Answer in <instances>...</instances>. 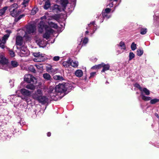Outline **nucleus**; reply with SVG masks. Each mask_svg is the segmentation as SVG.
Instances as JSON below:
<instances>
[{
	"label": "nucleus",
	"instance_id": "1",
	"mask_svg": "<svg viewBox=\"0 0 159 159\" xmlns=\"http://www.w3.org/2000/svg\"><path fill=\"white\" fill-rule=\"evenodd\" d=\"M52 16H49L48 14H46L43 16L41 17V20L38 25L39 31L42 33L44 30H45L46 32L44 34L43 37L47 39L50 37V35L54 32L53 30L50 27L56 29L58 26L57 24L49 20H52Z\"/></svg>",
	"mask_w": 159,
	"mask_h": 159
},
{
	"label": "nucleus",
	"instance_id": "2",
	"mask_svg": "<svg viewBox=\"0 0 159 159\" xmlns=\"http://www.w3.org/2000/svg\"><path fill=\"white\" fill-rule=\"evenodd\" d=\"M69 84L63 83L59 84L56 85L54 89L50 87L49 93L51 97H55L58 95L59 93L60 94L67 91L68 89H70L68 88Z\"/></svg>",
	"mask_w": 159,
	"mask_h": 159
},
{
	"label": "nucleus",
	"instance_id": "3",
	"mask_svg": "<svg viewBox=\"0 0 159 159\" xmlns=\"http://www.w3.org/2000/svg\"><path fill=\"white\" fill-rule=\"evenodd\" d=\"M11 65L10 66H9L7 60L3 56H0V68L4 70H8L11 68L17 67L19 64L17 61H12L11 62Z\"/></svg>",
	"mask_w": 159,
	"mask_h": 159
},
{
	"label": "nucleus",
	"instance_id": "4",
	"mask_svg": "<svg viewBox=\"0 0 159 159\" xmlns=\"http://www.w3.org/2000/svg\"><path fill=\"white\" fill-rule=\"evenodd\" d=\"M31 96L32 98L39 102L45 103L47 101L46 97L43 96V93L40 89H38L34 93H32Z\"/></svg>",
	"mask_w": 159,
	"mask_h": 159
},
{
	"label": "nucleus",
	"instance_id": "5",
	"mask_svg": "<svg viewBox=\"0 0 159 159\" xmlns=\"http://www.w3.org/2000/svg\"><path fill=\"white\" fill-rule=\"evenodd\" d=\"M36 28L33 25L30 24L27 25L25 31V34L23 38L26 41L30 40L31 35L35 34Z\"/></svg>",
	"mask_w": 159,
	"mask_h": 159
},
{
	"label": "nucleus",
	"instance_id": "6",
	"mask_svg": "<svg viewBox=\"0 0 159 159\" xmlns=\"http://www.w3.org/2000/svg\"><path fill=\"white\" fill-rule=\"evenodd\" d=\"M111 11V9L109 8H107L104 10L102 11V16L100 15L98 16V18L100 20V22H102L103 21V18H106L107 19L109 18L111 16L110 13Z\"/></svg>",
	"mask_w": 159,
	"mask_h": 159
},
{
	"label": "nucleus",
	"instance_id": "7",
	"mask_svg": "<svg viewBox=\"0 0 159 159\" xmlns=\"http://www.w3.org/2000/svg\"><path fill=\"white\" fill-rule=\"evenodd\" d=\"M5 32L7 34L3 36L2 40L0 39V47L3 49L5 48V44L6 41L8 39L10 34L11 33V31L10 30H6Z\"/></svg>",
	"mask_w": 159,
	"mask_h": 159
},
{
	"label": "nucleus",
	"instance_id": "8",
	"mask_svg": "<svg viewBox=\"0 0 159 159\" xmlns=\"http://www.w3.org/2000/svg\"><path fill=\"white\" fill-rule=\"evenodd\" d=\"M17 52L18 54L20 57H25L29 55L30 54V52L25 46H23L19 48H18Z\"/></svg>",
	"mask_w": 159,
	"mask_h": 159
},
{
	"label": "nucleus",
	"instance_id": "9",
	"mask_svg": "<svg viewBox=\"0 0 159 159\" xmlns=\"http://www.w3.org/2000/svg\"><path fill=\"white\" fill-rule=\"evenodd\" d=\"M24 80L28 83H33L35 84L37 83V80L34 76L30 74H26L25 75Z\"/></svg>",
	"mask_w": 159,
	"mask_h": 159
},
{
	"label": "nucleus",
	"instance_id": "10",
	"mask_svg": "<svg viewBox=\"0 0 159 159\" xmlns=\"http://www.w3.org/2000/svg\"><path fill=\"white\" fill-rule=\"evenodd\" d=\"M17 4H13L11 5L10 7H9V10L10 11L13 8H14L12 9V11H11L10 13L11 15L13 17H16L18 15V12H17Z\"/></svg>",
	"mask_w": 159,
	"mask_h": 159
},
{
	"label": "nucleus",
	"instance_id": "11",
	"mask_svg": "<svg viewBox=\"0 0 159 159\" xmlns=\"http://www.w3.org/2000/svg\"><path fill=\"white\" fill-rule=\"evenodd\" d=\"M33 55L34 57H38L39 58L40 60H38V61H35L37 62L44 61L46 60V57H45L44 54L41 53L39 52H34L33 53Z\"/></svg>",
	"mask_w": 159,
	"mask_h": 159
},
{
	"label": "nucleus",
	"instance_id": "12",
	"mask_svg": "<svg viewBox=\"0 0 159 159\" xmlns=\"http://www.w3.org/2000/svg\"><path fill=\"white\" fill-rule=\"evenodd\" d=\"M143 100L145 101H150V103L151 104H154L159 102V99L155 98L152 99L151 97L149 96L143 97Z\"/></svg>",
	"mask_w": 159,
	"mask_h": 159
},
{
	"label": "nucleus",
	"instance_id": "13",
	"mask_svg": "<svg viewBox=\"0 0 159 159\" xmlns=\"http://www.w3.org/2000/svg\"><path fill=\"white\" fill-rule=\"evenodd\" d=\"M23 43V40L22 37L19 35H17L16 38V44L17 46V48L21 46Z\"/></svg>",
	"mask_w": 159,
	"mask_h": 159
},
{
	"label": "nucleus",
	"instance_id": "14",
	"mask_svg": "<svg viewBox=\"0 0 159 159\" xmlns=\"http://www.w3.org/2000/svg\"><path fill=\"white\" fill-rule=\"evenodd\" d=\"M141 91V96L142 99H143V97L146 96L144 95V94L146 95H149L150 94V91L147 88H143Z\"/></svg>",
	"mask_w": 159,
	"mask_h": 159
},
{
	"label": "nucleus",
	"instance_id": "15",
	"mask_svg": "<svg viewBox=\"0 0 159 159\" xmlns=\"http://www.w3.org/2000/svg\"><path fill=\"white\" fill-rule=\"evenodd\" d=\"M20 92L25 97L29 96L31 94V92L25 89H21Z\"/></svg>",
	"mask_w": 159,
	"mask_h": 159
},
{
	"label": "nucleus",
	"instance_id": "16",
	"mask_svg": "<svg viewBox=\"0 0 159 159\" xmlns=\"http://www.w3.org/2000/svg\"><path fill=\"white\" fill-rule=\"evenodd\" d=\"M68 66L69 64L70 66L74 67H76L78 65V62L77 61L75 60H72L71 59H69L67 61Z\"/></svg>",
	"mask_w": 159,
	"mask_h": 159
},
{
	"label": "nucleus",
	"instance_id": "17",
	"mask_svg": "<svg viewBox=\"0 0 159 159\" xmlns=\"http://www.w3.org/2000/svg\"><path fill=\"white\" fill-rule=\"evenodd\" d=\"M101 68L103 67V69L101 71V72H104L105 71L109 69L110 66L108 64H105L103 63L101 64Z\"/></svg>",
	"mask_w": 159,
	"mask_h": 159
},
{
	"label": "nucleus",
	"instance_id": "18",
	"mask_svg": "<svg viewBox=\"0 0 159 159\" xmlns=\"http://www.w3.org/2000/svg\"><path fill=\"white\" fill-rule=\"evenodd\" d=\"M64 10V8L61 9L60 6L57 5H54L53 8V10L54 12H58Z\"/></svg>",
	"mask_w": 159,
	"mask_h": 159
},
{
	"label": "nucleus",
	"instance_id": "19",
	"mask_svg": "<svg viewBox=\"0 0 159 159\" xmlns=\"http://www.w3.org/2000/svg\"><path fill=\"white\" fill-rule=\"evenodd\" d=\"M55 1L57 2H60L64 8L65 7L68 3L67 0H55Z\"/></svg>",
	"mask_w": 159,
	"mask_h": 159
},
{
	"label": "nucleus",
	"instance_id": "20",
	"mask_svg": "<svg viewBox=\"0 0 159 159\" xmlns=\"http://www.w3.org/2000/svg\"><path fill=\"white\" fill-rule=\"evenodd\" d=\"M76 76L78 77H81L83 75V73L81 70H78L75 72Z\"/></svg>",
	"mask_w": 159,
	"mask_h": 159
},
{
	"label": "nucleus",
	"instance_id": "21",
	"mask_svg": "<svg viewBox=\"0 0 159 159\" xmlns=\"http://www.w3.org/2000/svg\"><path fill=\"white\" fill-rule=\"evenodd\" d=\"M53 79L55 80L58 81H61L64 80V78L62 76L57 75H54Z\"/></svg>",
	"mask_w": 159,
	"mask_h": 159
},
{
	"label": "nucleus",
	"instance_id": "22",
	"mask_svg": "<svg viewBox=\"0 0 159 159\" xmlns=\"http://www.w3.org/2000/svg\"><path fill=\"white\" fill-rule=\"evenodd\" d=\"M43 78L46 80H50L51 78L50 75L47 73H45L43 75Z\"/></svg>",
	"mask_w": 159,
	"mask_h": 159
},
{
	"label": "nucleus",
	"instance_id": "23",
	"mask_svg": "<svg viewBox=\"0 0 159 159\" xmlns=\"http://www.w3.org/2000/svg\"><path fill=\"white\" fill-rule=\"evenodd\" d=\"M50 2L49 0L46 1L44 6V8L45 9H47L50 6Z\"/></svg>",
	"mask_w": 159,
	"mask_h": 159
},
{
	"label": "nucleus",
	"instance_id": "24",
	"mask_svg": "<svg viewBox=\"0 0 159 159\" xmlns=\"http://www.w3.org/2000/svg\"><path fill=\"white\" fill-rule=\"evenodd\" d=\"M119 46L120 47L121 49H123L124 50L126 49V47L125 43L122 41H121L120 43Z\"/></svg>",
	"mask_w": 159,
	"mask_h": 159
},
{
	"label": "nucleus",
	"instance_id": "25",
	"mask_svg": "<svg viewBox=\"0 0 159 159\" xmlns=\"http://www.w3.org/2000/svg\"><path fill=\"white\" fill-rule=\"evenodd\" d=\"M26 88L28 89L34 90L35 89V87L34 85L30 84L27 85L26 86Z\"/></svg>",
	"mask_w": 159,
	"mask_h": 159
},
{
	"label": "nucleus",
	"instance_id": "26",
	"mask_svg": "<svg viewBox=\"0 0 159 159\" xmlns=\"http://www.w3.org/2000/svg\"><path fill=\"white\" fill-rule=\"evenodd\" d=\"M8 8V7H5L2 9L0 10V16L2 15L5 12Z\"/></svg>",
	"mask_w": 159,
	"mask_h": 159
},
{
	"label": "nucleus",
	"instance_id": "27",
	"mask_svg": "<svg viewBox=\"0 0 159 159\" xmlns=\"http://www.w3.org/2000/svg\"><path fill=\"white\" fill-rule=\"evenodd\" d=\"M143 53V51L142 49H138L137 51V53L138 56H141Z\"/></svg>",
	"mask_w": 159,
	"mask_h": 159
},
{
	"label": "nucleus",
	"instance_id": "28",
	"mask_svg": "<svg viewBox=\"0 0 159 159\" xmlns=\"http://www.w3.org/2000/svg\"><path fill=\"white\" fill-rule=\"evenodd\" d=\"M38 11V8L37 7H34L32 10L31 11V14L34 15Z\"/></svg>",
	"mask_w": 159,
	"mask_h": 159
},
{
	"label": "nucleus",
	"instance_id": "29",
	"mask_svg": "<svg viewBox=\"0 0 159 159\" xmlns=\"http://www.w3.org/2000/svg\"><path fill=\"white\" fill-rule=\"evenodd\" d=\"M135 57L134 54L132 52H130L129 55V61H131Z\"/></svg>",
	"mask_w": 159,
	"mask_h": 159
},
{
	"label": "nucleus",
	"instance_id": "30",
	"mask_svg": "<svg viewBox=\"0 0 159 159\" xmlns=\"http://www.w3.org/2000/svg\"><path fill=\"white\" fill-rule=\"evenodd\" d=\"M101 68V64L96 65L91 67V69L97 70Z\"/></svg>",
	"mask_w": 159,
	"mask_h": 159
},
{
	"label": "nucleus",
	"instance_id": "31",
	"mask_svg": "<svg viewBox=\"0 0 159 159\" xmlns=\"http://www.w3.org/2000/svg\"><path fill=\"white\" fill-rule=\"evenodd\" d=\"M36 43H37V44H38V45L40 46V47H41V45L43 43H42V42H43L42 40L39 39H37L36 40Z\"/></svg>",
	"mask_w": 159,
	"mask_h": 159
},
{
	"label": "nucleus",
	"instance_id": "32",
	"mask_svg": "<svg viewBox=\"0 0 159 159\" xmlns=\"http://www.w3.org/2000/svg\"><path fill=\"white\" fill-rule=\"evenodd\" d=\"M131 49L132 50H134L136 49V44H135L134 43H132L131 46Z\"/></svg>",
	"mask_w": 159,
	"mask_h": 159
},
{
	"label": "nucleus",
	"instance_id": "33",
	"mask_svg": "<svg viewBox=\"0 0 159 159\" xmlns=\"http://www.w3.org/2000/svg\"><path fill=\"white\" fill-rule=\"evenodd\" d=\"M46 70L48 72H50L52 70V66L50 65H48L46 66Z\"/></svg>",
	"mask_w": 159,
	"mask_h": 159
},
{
	"label": "nucleus",
	"instance_id": "34",
	"mask_svg": "<svg viewBox=\"0 0 159 159\" xmlns=\"http://www.w3.org/2000/svg\"><path fill=\"white\" fill-rule=\"evenodd\" d=\"M147 29L145 28L142 29L141 30L140 33L142 34H144L147 33Z\"/></svg>",
	"mask_w": 159,
	"mask_h": 159
},
{
	"label": "nucleus",
	"instance_id": "35",
	"mask_svg": "<svg viewBox=\"0 0 159 159\" xmlns=\"http://www.w3.org/2000/svg\"><path fill=\"white\" fill-rule=\"evenodd\" d=\"M24 15L23 14L21 15H20L17 18H16L15 19V20L16 21H17L19 20L21 18L23 17Z\"/></svg>",
	"mask_w": 159,
	"mask_h": 159
},
{
	"label": "nucleus",
	"instance_id": "36",
	"mask_svg": "<svg viewBox=\"0 0 159 159\" xmlns=\"http://www.w3.org/2000/svg\"><path fill=\"white\" fill-rule=\"evenodd\" d=\"M9 52L10 55L11 57H13L15 56L14 53L12 50H9Z\"/></svg>",
	"mask_w": 159,
	"mask_h": 159
},
{
	"label": "nucleus",
	"instance_id": "37",
	"mask_svg": "<svg viewBox=\"0 0 159 159\" xmlns=\"http://www.w3.org/2000/svg\"><path fill=\"white\" fill-rule=\"evenodd\" d=\"M30 0H24L23 2V4L25 6H26L28 4Z\"/></svg>",
	"mask_w": 159,
	"mask_h": 159
},
{
	"label": "nucleus",
	"instance_id": "38",
	"mask_svg": "<svg viewBox=\"0 0 159 159\" xmlns=\"http://www.w3.org/2000/svg\"><path fill=\"white\" fill-rule=\"evenodd\" d=\"M88 41V39L87 38H85L83 40V43L85 44H86Z\"/></svg>",
	"mask_w": 159,
	"mask_h": 159
},
{
	"label": "nucleus",
	"instance_id": "39",
	"mask_svg": "<svg viewBox=\"0 0 159 159\" xmlns=\"http://www.w3.org/2000/svg\"><path fill=\"white\" fill-rule=\"evenodd\" d=\"M29 69L30 70H31V71L32 72L34 73H35V70L33 66H30L29 67Z\"/></svg>",
	"mask_w": 159,
	"mask_h": 159
},
{
	"label": "nucleus",
	"instance_id": "40",
	"mask_svg": "<svg viewBox=\"0 0 159 159\" xmlns=\"http://www.w3.org/2000/svg\"><path fill=\"white\" fill-rule=\"evenodd\" d=\"M135 86L137 88H138L141 91V89H142L143 88H141L140 85L138 84H136L135 85Z\"/></svg>",
	"mask_w": 159,
	"mask_h": 159
},
{
	"label": "nucleus",
	"instance_id": "41",
	"mask_svg": "<svg viewBox=\"0 0 159 159\" xmlns=\"http://www.w3.org/2000/svg\"><path fill=\"white\" fill-rule=\"evenodd\" d=\"M9 83L11 85V87H13L14 85V80H10L9 81Z\"/></svg>",
	"mask_w": 159,
	"mask_h": 159
},
{
	"label": "nucleus",
	"instance_id": "42",
	"mask_svg": "<svg viewBox=\"0 0 159 159\" xmlns=\"http://www.w3.org/2000/svg\"><path fill=\"white\" fill-rule=\"evenodd\" d=\"M60 57L59 56H55L53 58V60L55 61H57L59 60Z\"/></svg>",
	"mask_w": 159,
	"mask_h": 159
},
{
	"label": "nucleus",
	"instance_id": "43",
	"mask_svg": "<svg viewBox=\"0 0 159 159\" xmlns=\"http://www.w3.org/2000/svg\"><path fill=\"white\" fill-rule=\"evenodd\" d=\"M96 75V72H93L90 73V76L89 77L90 78L93 77Z\"/></svg>",
	"mask_w": 159,
	"mask_h": 159
},
{
	"label": "nucleus",
	"instance_id": "44",
	"mask_svg": "<svg viewBox=\"0 0 159 159\" xmlns=\"http://www.w3.org/2000/svg\"><path fill=\"white\" fill-rule=\"evenodd\" d=\"M95 22H93L92 23H91L89 25H90V26H92L94 25Z\"/></svg>",
	"mask_w": 159,
	"mask_h": 159
},
{
	"label": "nucleus",
	"instance_id": "45",
	"mask_svg": "<svg viewBox=\"0 0 159 159\" xmlns=\"http://www.w3.org/2000/svg\"><path fill=\"white\" fill-rule=\"evenodd\" d=\"M35 66L37 67V68L39 69V68L40 67H41V66H40L39 65H35ZM40 66H41V65H40Z\"/></svg>",
	"mask_w": 159,
	"mask_h": 159
},
{
	"label": "nucleus",
	"instance_id": "46",
	"mask_svg": "<svg viewBox=\"0 0 159 159\" xmlns=\"http://www.w3.org/2000/svg\"><path fill=\"white\" fill-rule=\"evenodd\" d=\"M67 63H68V62H67ZM67 63V62H64L63 63V66H67L66 65V64Z\"/></svg>",
	"mask_w": 159,
	"mask_h": 159
},
{
	"label": "nucleus",
	"instance_id": "47",
	"mask_svg": "<svg viewBox=\"0 0 159 159\" xmlns=\"http://www.w3.org/2000/svg\"><path fill=\"white\" fill-rule=\"evenodd\" d=\"M113 2L109 4V5L110 7H113Z\"/></svg>",
	"mask_w": 159,
	"mask_h": 159
},
{
	"label": "nucleus",
	"instance_id": "48",
	"mask_svg": "<svg viewBox=\"0 0 159 159\" xmlns=\"http://www.w3.org/2000/svg\"><path fill=\"white\" fill-rule=\"evenodd\" d=\"M51 133L50 132H48V133H47V136L48 137H49L51 136Z\"/></svg>",
	"mask_w": 159,
	"mask_h": 159
},
{
	"label": "nucleus",
	"instance_id": "49",
	"mask_svg": "<svg viewBox=\"0 0 159 159\" xmlns=\"http://www.w3.org/2000/svg\"><path fill=\"white\" fill-rule=\"evenodd\" d=\"M88 33H89V31H86L85 33V34H87Z\"/></svg>",
	"mask_w": 159,
	"mask_h": 159
},
{
	"label": "nucleus",
	"instance_id": "50",
	"mask_svg": "<svg viewBox=\"0 0 159 159\" xmlns=\"http://www.w3.org/2000/svg\"><path fill=\"white\" fill-rule=\"evenodd\" d=\"M155 115L157 118H159V116L157 114H156Z\"/></svg>",
	"mask_w": 159,
	"mask_h": 159
},
{
	"label": "nucleus",
	"instance_id": "51",
	"mask_svg": "<svg viewBox=\"0 0 159 159\" xmlns=\"http://www.w3.org/2000/svg\"><path fill=\"white\" fill-rule=\"evenodd\" d=\"M22 99H25V98H22Z\"/></svg>",
	"mask_w": 159,
	"mask_h": 159
},
{
	"label": "nucleus",
	"instance_id": "52",
	"mask_svg": "<svg viewBox=\"0 0 159 159\" xmlns=\"http://www.w3.org/2000/svg\"><path fill=\"white\" fill-rule=\"evenodd\" d=\"M89 27H87V29H89Z\"/></svg>",
	"mask_w": 159,
	"mask_h": 159
},
{
	"label": "nucleus",
	"instance_id": "53",
	"mask_svg": "<svg viewBox=\"0 0 159 159\" xmlns=\"http://www.w3.org/2000/svg\"><path fill=\"white\" fill-rule=\"evenodd\" d=\"M18 92V91H17L16 92V93H17Z\"/></svg>",
	"mask_w": 159,
	"mask_h": 159
},
{
	"label": "nucleus",
	"instance_id": "54",
	"mask_svg": "<svg viewBox=\"0 0 159 159\" xmlns=\"http://www.w3.org/2000/svg\"><path fill=\"white\" fill-rule=\"evenodd\" d=\"M11 1H12V0H11Z\"/></svg>",
	"mask_w": 159,
	"mask_h": 159
},
{
	"label": "nucleus",
	"instance_id": "55",
	"mask_svg": "<svg viewBox=\"0 0 159 159\" xmlns=\"http://www.w3.org/2000/svg\"><path fill=\"white\" fill-rule=\"evenodd\" d=\"M75 0H74V1H75Z\"/></svg>",
	"mask_w": 159,
	"mask_h": 159
}]
</instances>
